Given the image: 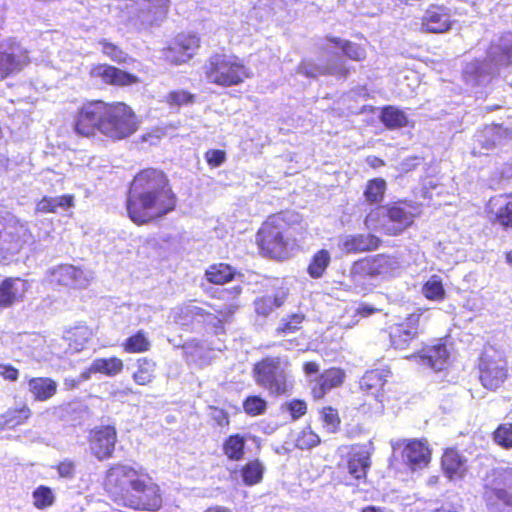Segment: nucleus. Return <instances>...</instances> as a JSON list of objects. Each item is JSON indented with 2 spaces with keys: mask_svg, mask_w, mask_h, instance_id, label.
Instances as JSON below:
<instances>
[{
  "mask_svg": "<svg viewBox=\"0 0 512 512\" xmlns=\"http://www.w3.org/2000/svg\"><path fill=\"white\" fill-rule=\"evenodd\" d=\"M175 207L176 195L162 171L144 169L134 177L129 188L126 209L135 224L142 225L161 218Z\"/></svg>",
  "mask_w": 512,
  "mask_h": 512,
  "instance_id": "1",
  "label": "nucleus"
},
{
  "mask_svg": "<svg viewBox=\"0 0 512 512\" xmlns=\"http://www.w3.org/2000/svg\"><path fill=\"white\" fill-rule=\"evenodd\" d=\"M137 129L138 121L134 112L122 102H88L78 110L74 122L75 132L83 137H91L99 132L113 140H121Z\"/></svg>",
  "mask_w": 512,
  "mask_h": 512,
  "instance_id": "2",
  "label": "nucleus"
},
{
  "mask_svg": "<svg viewBox=\"0 0 512 512\" xmlns=\"http://www.w3.org/2000/svg\"><path fill=\"white\" fill-rule=\"evenodd\" d=\"M323 50L327 57L326 63H314L312 61H303L297 68V72L307 77H318L320 75H336L346 77L348 68L342 59L339 51L351 60L361 61L365 58L366 52L363 47L350 41L339 38H327L323 45Z\"/></svg>",
  "mask_w": 512,
  "mask_h": 512,
  "instance_id": "3",
  "label": "nucleus"
},
{
  "mask_svg": "<svg viewBox=\"0 0 512 512\" xmlns=\"http://www.w3.org/2000/svg\"><path fill=\"white\" fill-rule=\"evenodd\" d=\"M417 215V207L404 201L394 202L371 212L365 219L370 229H379L387 235L401 234L410 227Z\"/></svg>",
  "mask_w": 512,
  "mask_h": 512,
  "instance_id": "4",
  "label": "nucleus"
},
{
  "mask_svg": "<svg viewBox=\"0 0 512 512\" xmlns=\"http://www.w3.org/2000/svg\"><path fill=\"white\" fill-rule=\"evenodd\" d=\"M289 368L287 357H266L254 365V380L270 395L286 394L292 386Z\"/></svg>",
  "mask_w": 512,
  "mask_h": 512,
  "instance_id": "5",
  "label": "nucleus"
},
{
  "mask_svg": "<svg viewBox=\"0 0 512 512\" xmlns=\"http://www.w3.org/2000/svg\"><path fill=\"white\" fill-rule=\"evenodd\" d=\"M205 74L209 82L224 87L239 85L251 76L239 57L224 53L210 56L205 66Z\"/></svg>",
  "mask_w": 512,
  "mask_h": 512,
  "instance_id": "6",
  "label": "nucleus"
},
{
  "mask_svg": "<svg viewBox=\"0 0 512 512\" xmlns=\"http://www.w3.org/2000/svg\"><path fill=\"white\" fill-rule=\"evenodd\" d=\"M32 240L26 224L13 217L0 216V262L10 260Z\"/></svg>",
  "mask_w": 512,
  "mask_h": 512,
  "instance_id": "7",
  "label": "nucleus"
},
{
  "mask_svg": "<svg viewBox=\"0 0 512 512\" xmlns=\"http://www.w3.org/2000/svg\"><path fill=\"white\" fill-rule=\"evenodd\" d=\"M488 59L494 63L495 67L490 68L487 73L485 68L477 63L470 64L465 69L467 75L475 74L474 83L476 85L488 82L497 66H506L512 63V33H506L497 42L492 43L488 50Z\"/></svg>",
  "mask_w": 512,
  "mask_h": 512,
  "instance_id": "8",
  "label": "nucleus"
},
{
  "mask_svg": "<svg viewBox=\"0 0 512 512\" xmlns=\"http://www.w3.org/2000/svg\"><path fill=\"white\" fill-rule=\"evenodd\" d=\"M479 378L484 388L495 391L508 378V364L502 353L486 349L479 362Z\"/></svg>",
  "mask_w": 512,
  "mask_h": 512,
  "instance_id": "9",
  "label": "nucleus"
},
{
  "mask_svg": "<svg viewBox=\"0 0 512 512\" xmlns=\"http://www.w3.org/2000/svg\"><path fill=\"white\" fill-rule=\"evenodd\" d=\"M9 338L15 357L19 356V352L38 363L52 360L54 352L44 336L37 333H18L10 335Z\"/></svg>",
  "mask_w": 512,
  "mask_h": 512,
  "instance_id": "10",
  "label": "nucleus"
},
{
  "mask_svg": "<svg viewBox=\"0 0 512 512\" xmlns=\"http://www.w3.org/2000/svg\"><path fill=\"white\" fill-rule=\"evenodd\" d=\"M283 217H269L256 236L260 249L271 257H281L286 252L287 242L283 237Z\"/></svg>",
  "mask_w": 512,
  "mask_h": 512,
  "instance_id": "11",
  "label": "nucleus"
},
{
  "mask_svg": "<svg viewBox=\"0 0 512 512\" xmlns=\"http://www.w3.org/2000/svg\"><path fill=\"white\" fill-rule=\"evenodd\" d=\"M45 275L46 280L51 285L74 289H84L88 287L94 278V274L91 270L72 264L53 266L46 271Z\"/></svg>",
  "mask_w": 512,
  "mask_h": 512,
  "instance_id": "12",
  "label": "nucleus"
},
{
  "mask_svg": "<svg viewBox=\"0 0 512 512\" xmlns=\"http://www.w3.org/2000/svg\"><path fill=\"white\" fill-rule=\"evenodd\" d=\"M130 507L138 510L157 511L162 505V497L157 484L148 477L138 476L133 482L129 496Z\"/></svg>",
  "mask_w": 512,
  "mask_h": 512,
  "instance_id": "13",
  "label": "nucleus"
},
{
  "mask_svg": "<svg viewBox=\"0 0 512 512\" xmlns=\"http://www.w3.org/2000/svg\"><path fill=\"white\" fill-rule=\"evenodd\" d=\"M392 448L394 453L401 449L403 463L413 472L427 467L431 460L428 444L422 440H399L392 443Z\"/></svg>",
  "mask_w": 512,
  "mask_h": 512,
  "instance_id": "14",
  "label": "nucleus"
},
{
  "mask_svg": "<svg viewBox=\"0 0 512 512\" xmlns=\"http://www.w3.org/2000/svg\"><path fill=\"white\" fill-rule=\"evenodd\" d=\"M474 141L479 146V151H476L477 147H474L473 153L487 154L509 145L512 141V132L509 128L499 124L486 125L476 132Z\"/></svg>",
  "mask_w": 512,
  "mask_h": 512,
  "instance_id": "15",
  "label": "nucleus"
},
{
  "mask_svg": "<svg viewBox=\"0 0 512 512\" xmlns=\"http://www.w3.org/2000/svg\"><path fill=\"white\" fill-rule=\"evenodd\" d=\"M29 62L28 52L9 39L0 43V78L17 73Z\"/></svg>",
  "mask_w": 512,
  "mask_h": 512,
  "instance_id": "16",
  "label": "nucleus"
},
{
  "mask_svg": "<svg viewBox=\"0 0 512 512\" xmlns=\"http://www.w3.org/2000/svg\"><path fill=\"white\" fill-rule=\"evenodd\" d=\"M200 47V38L194 33L178 34L172 44L164 50V57L172 64L189 61Z\"/></svg>",
  "mask_w": 512,
  "mask_h": 512,
  "instance_id": "17",
  "label": "nucleus"
},
{
  "mask_svg": "<svg viewBox=\"0 0 512 512\" xmlns=\"http://www.w3.org/2000/svg\"><path fill=\"white\" fill-rule=\"evenodd\" d=\"M91 453L104 461L112 457L117 442V432L114 426H98L92 429L88 437Z\"/></svg>",
  "mask_w": 512,
  "mask_h": 512,
  "instance_id": "18",
  "label": "nucleus"
},
{
  "mask_svg": "<svg viewBox=\"0 0 512 512\" xmlns=\"http://www.w3.org/2000/svg\"><path fill=\"white\" fill-rule=\"evenodd\" d=\"M138 473L132 467L123 464H116L110 467L106 473L105 488L108 492L120 495L132 488L133 482L137 480Z\"/></svg>",
  "mask_w": 512,
  "mask_h": 512,
  "instance_id": "19",
  "label": "nucleus"
},
{
  "mask_svg": "<svg viewBox=\"0 0 512 512\" xmlns=\"http://www.w3.org/2000/svg\"><path fill=\"white\" fill-rule=\"evenodd\" d=\"M421 316L422 313H412L401 323L390 327V340L394 348L405 349L418 336Z\"/></svg>",
  "mask_w": 512,
  "mask_h": 512,
  "instance_id": "20",
  "label": "nucleus"
},
{
  "mask_svg": "<svg viewBox=\"0 0 512 512\" xmlns=\"http://www.w3.org/2000/svg\"><path fill=\"white\" fill-rule=\"evenodd\" d=\"M495 478L485 492V499L489 504L496 498L506 506H512V467L495 470Z\"/></svg>",
  "mask_w": 512,
  "mask_h": 512,
  "instance_id": "21",
  "label": "nucleus"
},
{
  "mask_svg": "<svg viewBox=\"0 0 512 512\" xmlns=\"http://www.w3.org/2000/svg\"><path fill=\"white\" fill-rule=\"evenodd\" d=\"M29 284L21 278H6L0 283V308H9L23 300Z\"/></svg>",
  "mask_w": 512,
  "mask_h": 512,
  "instance_id": "22",
  "label": "nucleus"
},
{
  "mask_svg": "<svg viewBox=\"0 0 512 512\" xmlns=\"http://www.w3.org/2000/svg\"><path fill=\"white\" fill-rule=\"evenodd\" d=\"M441 465L444 475L451 481L462 480L468 471L466 457L454 449H447L444 452Z\"/></svg>",
  "mask_w": 512,
  "mask_h": 512,
  "instance_id": "23",
  "label": "nucleus"
},
{
  "mask_svg": "<svg viewBox=\"0 0 512 512\" xmlns=\"http://www.w3.org/2000/svg\"><path fill=\"white\" fill-rule=\"evenodd\" d=\"M451 25L449 10L444 6H431L423 17L422 27L431 33H444Z\"/></svg>",
  "mask_w": 512,
  "mask_h": 512,
  "instance_id": "24",
  "label": "nucleus"
},
{
  "mask_svg": "<svg viewBox=\"0 0 512 512\" xmlns=\"http://www.w3.org/2000/svg\"><path fill=\"white\" fill-rule=\"evenodd\" d=\"M490 218L504 228L512 227V196L498 195L488 204Z\"/></svg>",
  "mask_w": 512,
  "mask_h": 512,
  "instance_id": "25",
  "label": "nucleus"
},
{
  "mask_svg": "<svg viewBox=\"0 0 512 512\" xmlns=\"http://www.w3.org/2000/svg\"><path fill=\"white\" fill-rule=\"evenodd\" d=\"M91 73L93 76L100 78L104 83L111 85L128 86L138 82V78L135 75L106 64L94 67Z\"/></svg>",
  "mask_w": 512,
  "mask_h": 512,
  "instance_id": "26",
  "label": "nucleus"
},
{
  "mask_svg": "<svg viewBox=\"0 0 512 512\" xmlns=\"http://www.w3.org/2000/svg\"><path fill=\"white\" fill-rule=\"evenodd\" d=\"M380 239L373 234L346 235L340 240V248L346 253H361L375 250Z\"/></svg>",
  "mask_w": 512,
  "mask_h": 512,
  "instance_id": "27",
  "label": "nucleus"
},
{
  "mask_svg": "<svg viewBox=\"0 0 512 512\" xmlns=\"http://www.w3.org/2000/svg\"><path fill=\"white\" fill-rule=\"evenodd\" d=\"M370 465V453L365 447H356L351 450L348 455L347 470L354 479L366 478Z\"/></svg>",
  "mask_w": 512,
  "mask_h": 512,
  "instance_id": "28",
  "label": "nucleus"
},
{
  "mask_svg": "<svg viewBox=\"0 0 512 512\" xmlns=\"http://www.w3.org/2000/svg\"><path fill=\"white\" fill-rule=\"evenodd\" d=\"M289 295V290L286 287L278 288L274 295H265L257 298L254 301L255 312L261 316H268L274 309L282 306Z\"/></svg>",
  "mask_w": 512,
  "mask_h": 512,
  "instance_id": "29",
  "label": "nucleus"
},
{
  "mask_svg": "<svg viewBox=\"0 0 512 512\" xmlns=\"http://www.w3.org/2000/svg\"><path fill=\"white\" fill-rule=\"evenodd\" d=\"M57 389V382L49 377H34L28 381V390L36 401L51 399L57 393Z\"/></svg>",
  "mask_w": 512,
  "mask_h": 512,
  "instance_id": "30",
  "label": "nucleus"
},
{
  "mask_svg": "<svg viewBox=\"0 0 512 512\" xmlns=\"http://www.w3.org/2000/svg\"><path fill=\"white\" fill-rule=\"evenodd\" d=\"M343 380L344 372L341 369L331 368L326 370L320 375L312 389L314 397H323L327 391L340 386L343 383Z\"/></svg>",
  "mask_w": 512,
  "mask_h": 512,
  "instance_id": "31",
  "label": "nucleus"
},
{
  "mask_svg": "<svg viewBox=\"0 0 512 512\" xmlns=\"http://www.w3.org/2000/svg\"><path fill=\"white\" fill-rule=\"evenodd\" d=\"M240 293H241V288L239 286L233 287L231 289V291H228V290L222 291L221 298L222 299H230V297L228 295H232V297H231L232 301L230 303L224 304L218 308H214V310L218 314V316L212 315V324L216 328H221V324L225 321H228V319L238 309L239 304L235 301V298Z\"/></svg>",
  "mask_w": 512,
  "mask_h": 512,
  "instance_id": "32",
  "label": "nucleus"
},
{
  "mask_svg": "<svg viewBox=\"0 0 512 512\" xmlns=\"http://www.w3.org/2000/svg\"><path fill=\"white\" fill-rule=\"evenodd\" d=\"M449 358V352L444 344H437L424 350L421 356L423 365H428L435 371L443 370Z\"/></svg>",
  "mask_w": 512,
  "mask_h": 512,
  "instance_id": "33",
  "label": "nucleus"
},
{
  "mask_svg": "<svg viewBox=\"0 0 512 512\" xmlns=\"http://www.w3.org/2000/svg\"><path fill=\"white\" fill-rule=\"evenodd\" d=\"M387 381V375L380 370L366 372L360 380V387L363 391L379 398Z\"/></svg>",
  "mask_w": 512,
  "mask_h": 512,
  "instance_id": "34",
  "label": "nucleus"
},
{
  "mask_svg": "<svg viewBox=\"0 0 512 512\" xmlns=\"http://www.w3.org/2000/svg\"><path fill=\"white\" fill-rule=\"evenodd\" d=\"M380 120L390 130L400 129L408 125V118L405 112L392 105L381 109Z\"/></svg>",
  "mask_w": 512,
  "mask_h": 512,
  "instance_id": "35",
  "label": "nucleus"
},
{
  "mask_svg": "<svg viewBox=\"0 0 512 512\" xmlns=\"http://www.w3.org/2000/svg\"><path fill=\"white\" fill-rule=\"evenodd\" d=\"M74 204L72 195H62L56 197H44L37 203V211L45 213H56L58 210H67Z\"/></svg>",
  "mask_w": 512,
  "mask_h": 512,
  "instance_id": "36",
  "label": "nucleus"
},
{
  "mask_svg": "<svg viewBox=\"0 0 512 512\" xmlns=\"http://www.w3.org/2000/svg\"><path fill=\"white\" fill-rule=\"evenodd\" d=\"M123 367L124 364L120 358H97L92 361L90 371H97V373L114 377L122 372Z\"/></svg>",
  "mask_w": 512,
  "mask_h": 512,
  "instance_id": "37",
  "label": "nucleus"
},
{
  "mask_svg": "<svg viewBox=\"0 0 512 512\" xmlns=\"http://www.w3.org/2000/svg\"><path fill=\"white\" fill-rule=\"evenodd\" d=\"M235 276V270L226 263L211 265L206 270V278L210 283L222 285L231 281Z\"/></svg>",
  "mask_w": 512,
  "mask_h": 512,
  "instance_id": "38",
  "label": "nucleus"
},
{
  "mask_svg": "<svg viewBox=\"0 0 512 512\" xmlns=\"http://www.w3.org/2000/svg\"><path fill=\"white\" fill-rule=\"evenodd\" d=\"M122 347L127 353H143L150 350L151 342L147 334L143 330H139L128 337L122 343Z\"/></svg>",
  "mask_w": 512,
  "mask_h": 512,
  "instance_id": "39",
  "label": "nucleus"
},
{
  "mask_svg": "<svg viewBox=\"0 0 512 512\" xmlns=\"http://www.w3.org/2000/svg\"><path fill=\"white\" fill-rule=\"evenodd\" d=\"M373 262L374 275L376 276H389L396 272L399 268V262L396 258L379 254L371 257Z\"/></svg>",
  "mask_w": 512,
  "mask_h": 512,
  "instance_id": "40",
  "label": "nucleus"
},
{
  "mask_svg": "<svg viewBox=\"0 0 512 512\" xmlns=\"http://www.w3.org/2000/svg\"><path fill=\"white\" fill-rule=\"evenodd\" d=\"M245 438L240 434L229 436L223 444L224 454L233 461H239L244 455Z\"/></svg>",
  "mask_w": 512,
  "mask_h": 512,
  "instance_id": "41",
  "label": "nucleus"
},
{
  "mask_svg": "<svg viewBox=\"0 0 512 512\" xmlns=\"http://www.w3.org/2000/svg\"><path fill=\"white\" fill-rule=\"evenodd\" d=\"M155 362L147 358L138 360L137 370L133 374V380L138 385H147L155 377Z\"/></svg>",
  "mask_w": 512,
  "mask_h": 512,
  "instance_id": "42",
  "label": "nucleus"
},
{
  "mask_svg": "<svg viewBox=\"0 0 512 512\" xmlns=\"http://www.w3.org/2000/svg\"><path fill=\"white\" fill-rule=\"evenodd\" d=\"M330 253L325 250H319L312 258L308 266V273L312 278H320L330 263Z\"/></svg>",
  "mask_w": 512,
  "mask_h": 512,
  "instance_id": "43",
  "label": "nucleus"
},
{
  "mask_svg": "<svg viewBox=\"0 0 512 512\" xmlns=\"http://www.w3.org/2000/svg\"><path fill=\"white\" fill-rule=\"evenodd\" d=\"M422 294L429 300L441 301L445 297V290L439 276L433 275L422 287Z\"/></svg>",
  "mask_w": 512,
  "mask_h": 512,
  "instance_id": "44",
  "label": "nucleus"
},
{
  "mask_svg": "<svg viewBox=\"0 0 512 512\" xmlns=\"http://www.w3.org/2000/svg\"><path fill=\"white\" fill-rule=\"evenodd\" d=\"M350 276L355 283L361 282L366 277H375L372 258L367 257L354 262Z\"/></svg>",
  "mask_w": 512,
  "mask_h": 512,
  "instance_id": "45",
  "label": "nucleus"
},
{
  "mask_svg": "<svg viewBox=\"0 0 512 512\" xmlns=\"http://www.w3.org/2000/svg\"><path fill=\"white\" fill-rule=\"evenodd\" d=\"M263 472L264 467L258 460L251 461L241 470L243 482L248 486L255 485L262 480Z\"/></svg>",
  "mask_w": 512,
  "mask_h": 512,
  "instance_id": "46",
  "label": "nucleus"
},
{
  "mask_svg": "<svg viewBox=\"0 0 512 512\" xmlns=\"http://www.w3.org/2000/svg\"><path fill=\"white\" fill-rule=\"evenodd\" d=\"M305 319V315L302 313H294L287 317H283L276 329V335H288L295 333L300 329V325Z\"/></svg>",
  "mask_w": 512,
  "mask_h": 512,
  "instance_id": "47",
  "label": "nucleus"
},
{
  "mask_svg": "<svg viewBox=\"0 0 512 512\" xmlns=\"http://www.w3.org/2000/svg\"><path fill=\"white\" fill-rule=\"evenodd\" d=\"M386 190V182L382 178H374L368 181L364 196L369 203L382 201Z\"/></svg>",
  "mask_w": 512,
  "mask_h": 512,
  "instance_id": "48",
  "label": "nucleus"
},
{
  "mask_svg": "<svg viewBox=\"0 0 512 512\" xmlns=\"http://www.w3.org/2000/svg\"><path fill=\"white\" fill-rule=\"evenodd\" d=\"M32 498L34 506L38 509H46L55 502L53 490L44 485H40L33 491Z\"/></svg>",
  "mask_w": 512,
  "mask_h": 512,
  "instance_id": "49",
  "label": "nucleus"
},
{
  "mask_svg": "<svg viewBox=\"0 0 512 512\" xmlns=\"http://www.w3.org/2000/svg\"><path fill=\"white\" fill-rule=\"evenodd\" d=\"M30 414L31 411L26 405H23L18 409L7 410L4 415L8 423V429H12L23 424L30 417Z\"/></svg>",
  "mask_w": 512,
  "mask_h": 512,
  "instance_id": "50",
  "label": "nucleus"
},
{
  "mask_svg": "<svg viewBox=\"0 0 512 512\" xmlns=\"http://www.w3.org/2000/svg\"><path fill=\"white\" fill-rule=\"evenodd\" d=\"M267 403L260 396H249L243 403L247 414L256 416L265 412Z\"/></svg>",
  "mask_w": 512,
  "mask_h": 512,
  "instance_id": "51",
  "label": "nucleus"
},
{
  "mask_svg": "<svg viewBox=\"0 0 512 512\" xmlns=\"http://www.w3.org/2000/svg\"><path fill=\"white\" fill-rule=\"evenodd\" d=\"M496 443L505 448H512V423L500 425L494 432Z\"/></svg>",
  "mask_w": 512,
  "mask_h": 512,
  "instance_id": "52",
  "label": "nucleus"
},
{
  "mask_svg": "<svg viewBox=\"0 0 512 512\" xmlns=\"http://www.w3.org/2000/svg\"><path fill=\"white\" fill-rule=\"evenodd\" d=\"M321 420L328 433L335 432L340 422L337 411L331 407L323 408L321 411Z\"/></svg>",
  "mask_w": 512,
  "mask_h": 512,
  "instance_id": "53",
  "label": "nucleus"
},
{
  "mask_svg": "<svg viewBox=\"0 0 512 512\" xmlns=\"http://www.w3.org/2000/svg\"><path fill=\"white\" fill-rule=\"evenodd\" d=\"M99 44L102 46V52L106 56L110 57L112 61L117 63H123L126 61L127 54L116 45L107 42L106 40L101 41Z\"/></svg>",
  "mask_w": 512,
  "mask_h": 512,
  "instance_id": "54",
  "label": "nucleus"
},
{
  "mask_svg": "<svg viewBox=\"0 0 512 512\" xmlns=\"http://www.w3.org/2000/svg\"><path fill=\"white\" fill-rule=\"evenodd\" d=\"M319 443V436L310 429L303 430L296 440V445L300 449H309L315 447Z\"/></svg>",
  "mask_w": 512,
  "mask_h": 512,
  "instance_id": "55",
  "label": "nucleus"
},
{
  "mask_svg": "<svg viewBox=\"0 0 512 512\" xmlns=\"http://www.w3.org/2000/svg\"><path fill=\"white\" fill-rule=\"evenodd\" d=\"M194 96L185 90H175L168 94L167 102L173 106H182L193 102Z\"/></svg>",
  "mask_w": 512,
  "mask_h": 512,
  "instance_id": "56",
  "label": "nucleus"
},
{
  "mask_svg": "<svg viewBox=\"0 0 512 512\" xmlns=\"http://www.w3.org/2000/svg\"><path fill=\"white\" fill-rule=\"evenodd\" d=\"M288 411L293 419L302 417L307 410V405L303 400H292L287 404Z\"/></svg>",
  "mask_w": 512,
  "mask_h": 512,
  "instance_id": "57",
  "label": "nucleus"
},
{
  "mask_svg": "<svg viewBox=\"0 0 512 512\" xmlns=\"http://www.w3.org/2000/svg\"><path fill=\"white\" fill-rule=\"evenodd\" d=\"M226 159L225 152L222 150L214 149L206 152V160L212 167L221 166Z\"/></svg>",
  "mask_w": 512,
  "mask_h": 512,
  "instance_id": "58",
  "label": "nucleus"
},
{
  "mask_svg": "<svg viewBox=\"0 0 512 512\" xmlns=\"http://www.w3.org/2000/svg\"><path fill=\"white\" fill-rule=\"evenodd\" d=\"M60 477L71 479L75 474V463L70 459H65L57 466Z\"/></svg>",
  "mask_w": 512,
  "mask_h": 512,
  "instance_id": "59",
  "label": "nucleus"
},
{
  "mask_svg": "<svg viewBox=\"0 0 512 512\" xmlns=\"http://www.w3.org/2000/svg\"><path fill=\"white\" fill-rule=\"evenodd\" d=\"M0 376L8 381H16L19 377V371L12 365L0 364Z\"/></svg>",
  "mask_w": 512,
  "mask_h": 512,
  "instance_id": "60",
  "label": "nucleus"
},
{
  "mask_svg": "<svg viewBox=\"0 0 512 512\" xmlns=\"http://www.w3.org/2000/svg\"><path fill=\"white\" fill-rule=\"evenodd\" d=\"M144 2L149 3L148 9L152 11L155 9V14L159 16H163L168 8L169 0H143Z\"/></svg>",
  "mask_w": 512,
  "mask_h": 512,
  "instance_id": "61",
  "label": "nucleus"
},
{
  "mask_svg": "<svg viewBox=\"0 0 512 512\" xmlns=\"http://www.w3.org/2000/svg\"><path fill=\"white\" fill-rule=\"evenodd\" d=\"M184 309H185L184 312L186 314H191V315H194V316L207 317L205 320L208 323L212 324V314L210 312H207L203 308L198 307L196 305H188Z\"/></svg>",
  "mask_w": 512,
  "mask_h": 512,
  "instance_id": "62",
  "label": "nucleus"
},
{
  "mask_svg": "<svg viewBox=\"0 0 512 512\" xmlns=\"http://www.w3.org/2000/svg\"><path fill=\"white\" fill-rule=\"evenodd\" d=\"M214 419L219 426H224V425L229 424L228 415L223 410H217L215 412Z\"/></svg>",
  "mask_w": 512,
  "mask_h": 512,
  "instance_id": "63",
  "label": "nucleus"
},
{
  "mask_svg": "<svg viewBox=\"0 0 512 512\" xmlns=\"http://www.w3.org/2000/svg\"><path fill=\"white\" fill-rule=\"evenodd\" d=\"M431 512H458V508L454 504L447 502L443 503L440 507L435 508Z\"/></svg>",
  "mask_w": 512,
  "mask_h": 512,
  "instance_id": "64",
  "label": "nucleus"
}]
</instances>
